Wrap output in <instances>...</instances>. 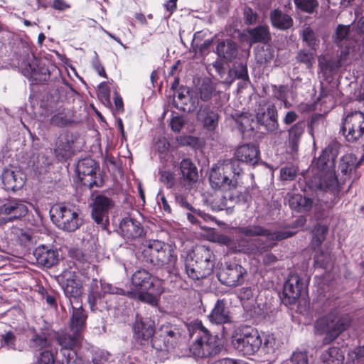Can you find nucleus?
Wrapping results in <instances>:
<instances>
[{"mask_svg": "<svg viewBox=\"0 0 364 364\" xmlns=\"http://www.w3.org/2000/svg\"><path fill=\"white\" fill-rule=\"evenodd\" d=\"M216 53L226 60L232 61L237 55V46L230 39L220 41L216 46Z\"/></svg>", "mask_w": 364, "mask_h": 364, "instance_id": "obj_37", "label": "nucleus"}, {"mask_svg": "<svg viewBox=\"0 0 364 364\" xmlns=\"http://www.w3.org/2000/svg\"><path fill=\"white\" fill-rule=\"evenodd\" d=\"M111 357V354L105 350H98L95 351L92 362L104 363L108 362Z\"/></svg>", "mask_w": 364, "mask_h": 364, "instance_id": "obj_62", "label": "nucleus"}, {"mask_svg": "<svg viewBox=\"0 0 364 364\" xmlns=\"http://www.w3.org/2000/svg\"><path fill=\"white\" fill-rule=\"evenodd\" d=\"M54 353L50 350L41 351L37 358V364H54Z\"/></svg>", "mask_w": 364, "mask_h": 364, "instance_id": "obj_58", "label": "nucleus"}, {"mask_svg": "<svg viewBox=\"0 0 364 364\" xmlns=\"http://www.w3.org/2000/svg\"><path fill=\"white\" fill-rule=\"evenodd\" d=\"M314 202V200L303 196L300 194H295L289 199V204L292 210L297 212H306L311 209Z\"/></svg>", "mask_w": 364, "mask_h": 364, "instance_id": "obj_40", "label": "nucleus"}, {"mask_svg": "<svg viewBox=\"0 0 364 364\" xmlns=\"http://www.w3.org/2000/svg\"><path fill=\"white\" fill-rule=\"evenodd\" d=\"M193 330L196 338L190 346L189 350L194 358H210L219 353L221 348L217 335L212 334L200 321L193 323Z\"/></svg>", "mask_w": 364, "mask_h": 364, "instance_id": "obj_5", "label": "nucleus"}, {"mask_svg": "<svg viewBox=\"0 0 364 364\" xmlns=\"http://www.w3.org/2000/svg\"><path fill=\"white\" fill-rule=\"evenodd\" d=\"M328 232V228L326 225L317 224L313 230L312 246L314 248L320 247L326 239Z\"/></svg>", "mask_w": 364, "mask_h": 364, "instance_id": "obj_51", "label": "nucleus"}, {"mask_svg": "<svg viewBox=\"0 0 364 364\" xmlns=\"http://www.w3.org/2000/svg\"><path fill=\"white\" fill-rule=\"evenodd\" d=\"M50 218L59 229L67 232H74L82 224L78 213L63 205H55L51 208Z\"/></svg>", "mask_w": 364, "mask_h": 364, "instance_id": "obj_10", "label": "nucleus"}, {"mask_svg": "<svg viewBox=\"0 0 364 364\" xmlns=\"http://www.w3.org/2000/svg\"><path fill=\"white\" fill-rule=\"evenodd\" d=\"M220 118V109L211 104L200 105L196 112L198 122L209 133H215L218 127Z\"/></svg>", "mask_w": 364, "mask_h": 364, "instance_id": "obj_17", "label": "nucleus"}, {"mask_svg": "<svg viewBox=\"0 0 364 364\" xmlns=\"http://www.w3.org/2000/svg\"><path fill=\"white\" fill-rule=\"evenodd\" d=\"M301 37L305 45L312 50H316L319 46L320 41L314 31L309 26L304 28Z\"/></svg>", "mask_w": 364, "mask_h": 364, "instance_id": "obj_47", "label": "nucleus"}, {"mask_svg": "<svg viewBox=\"0 0 364 364\" xmlns=\"http://www.w3.org/2000/svg\"><path fill=\"white\" fill-rule=\"evenodd\" d=\"M55 338L60 346V355L65 357V355L70 354L69 351H75L74 348L82 339V334L69 329L57 332Z\"/></svg>", "mask_w": 364, "mask_h": 364, "instance_id": "obj_25", "label": "nucleus"}, {"mask_svg": "<svg viewBox=\"0 0 364 364\" xmlns=\"http://www.w3.org/2000/svg\"><path fill=\"white\" fill-rule=\"evenodd\" d=\"M236 125L240 132L245 136H250L258 125L256 122L255 115L249 112H243L237 117Z\"/></svg>", "mask_w": 364, "mask_h": 364, "instance_id": "obj_34", "label": "nucleus"}, {"mask_svg": "<svg viewBox=\"0 0 364 364\" xmlns=\"http://www.w3.org/2000/svg\"><path fill=\"white\" fill-rule=\"evenodd\" d=\"M199 270L198 277L200 279L208 277L213 272L215 262L213 252L208 247L203 246L198 248Z\"/></svg>", "mask_w": 364, "mask_h": 364, "instance_id": "obj_29", "label": "nucleus"}, {"mask_svg": "<svg viewBox=\"0 0 364 364\" xmlns=\"http://www.w3.org/2000/svg\"><path fill=\"white\" fill-rule=\"evenodd\" d=\"M245 226H240L235 229V239H231L228 236L223 235L220 238V242L225 245L235 252H242L247 255H259L267 252L270 248L260 237L247 236L239 232L240 228Z\"/></svg>", "mask_w": 364, "mask_h": 364, "instance_id": "obj_7", "label": "nucleus"}, {"mask_svg": "<svg viewBox=\"0 0 364 364\" xmlns=\"http://www.w3.org/2000/svg\"><path fill=\"white\" fill-rule=\"evenodd\" d=\"M50 343L44 333H36L29 340L28 346L33 351L47 350Z\"/></svg>", "mask_w": 364, "mask_h": 364, "instance_id": "obj_49", "label": "nucleus"}, {"mask_svg": "<svg viewBox=\"0 0 364 364\" xmlns=\"http://www.w3.org/2000/svg\"><path fill=\"white\" fill-rule=\"evenodd\" d=\"M50 122L53 126L64 127L71 124L73 119L68 110L62 109H58V112L51 117Z\"/></svg>", "mask_w": 364, "mask_h": 364, "instance_id": "obj_46", "label": "nucleus"}, {"mask_svg": "<svg viewBox=\"0 0 364 364\" xmlns=\"http://www.w3.org/2000/svg\"><path fill=\"white\" fill-rule=\"evenodd\" d=\"M160 181L168 188H172L176 184V177L173 172L171 171L164 170L159 171Z\"/></svg>", "mask_w": 364, "mask_h": 364, "instance_id": "obj_57", "label": "nucleus"}, {"mask_svg": "<svg viewBox=\"0 0 364 364\" xmlns=\"http://www.w3.org/2000/svg\"><path fill=\"white\" fill-rule=\"evenodd\" d=\"M339 48H341V50L338 58H331L328 60H322L320 59L318 60L319 68L323 72H334L348 63L350 53V45L343 46V47Z\"/></svg>", "mask_w": 364, "mask_h": 364, "instance_id": "obj_28", "label": "nucleus"}, {"mask_svg": "<svg viewBox=\"0 0 364 364\" xmlns=\"http://www.w3.org/2000/svg\"><path fill=\"white\" fill-rule=\"evenodd\" d=\"M97 170L96 162L90 158H85L78 161L76 173L82 186L92 188L102 185V181L97 176Z\"/></svg>", "mask_w": 364, "mask_h": 364, "instance_id": "obj_15", "label": "nucleus"}, {"mask_svg": "<svg viewBox=\"0 0 364 364\" xmlns=\"http://www.w3.org/2000/svg\"><path fill=\"white\" fill-rule=\"evenodd\" d=\"M340 133L349 142H354L364 135V113L354 111L345 114Z\"/></svg>", "mask_w": 364, "mask_h": 364, "instance_id": "obj_11", "label": "nucleus"}, {"mask_svg": "<svg viewBox=\"0 0 364 364\" xmlns=\"http://www.w3.org/2000/svg\"><path fill=\"white\" fill-rule=\"evenodd\" d=\"M246 269L235 262L225 263V267L218 274V280L228 287H236L244 282Z\"/></svg>", "mask_w": 364, "mask_h": 364, "instance_id": "obj_20", "label": "nucleus"}, {"mask_svg": "<svg viewBox=\"0 0 364 364\" xmlns=\"http://www.w3.org/2000/svg\"><path fill=\"white\" fill-rule=\"evenodd\" d=\"M181 331L176 324L166 322L160 325L156 330L151 346L157 350H169L174 348L179 342Z\"/></svg>", "mask_w": 364, "mask_h": 364, "instance_id": "obj_9", "label": "nucleus"}, {"mask_svg": "<svg viewBox=\"0 0 364 364\" xmlns=\"http://www.w3.org/2000/svg\"><path fill=\"white\" fill-rule=\"evenodd\" d=\"M176 203L180 206L181 208L187 210L191 211L193 213H195L198 217L201 218L203 221L208 222L213 220V218L208 213L205 212L194 208L191 203H189L186 199V198L182 195L177 193L175 196Z\"/></svg>", "mask_w": 364, "mask_h": 364, "instance_id": "obj_44", "label": "nucleus"}, {"mask_svg": "<svg viewBox=\"0 0 364 364\" xmlns=\"http://www.w3.org/2000/svg\"><path fill=\"white\" fill-rule=\"evenodd\" d=\"M181 183L186 189H191L198 178V168L190 159H183L179 164Z\"/></svg>", "mask_w": 364, "mask_h": 364, "instance_id": "obj_27", "label": "nucleus"}, {"mask_svg": "<svg viewBox=\"0 0 364 364\" xmlns=\"http://www.w3.org/2000/svg\"><path fill=\"white\" fill-rule=\"evenodd\" d=\"M72 306V314L69 322V329L82 333L86 327L87 314L82 307L81 304H70Z\"/></svg>", "mask_w": 364, "mask_h": 364, "instance_id": "obj_32", "label": "nucleus"}, {"mask_svg": "<svg viewBox=\"0 0 364 364\" xmlns=\"http://www.w3.org/2000/svg\"><path fill=\"white\" fill-rule=\"evenodd\" d=\"M274 57V51L269 46H266V48L262 47L256 52V58L259 63H269Z\"/></svg>", "mask_w": 364, "mask_h": 364, "instance_id": "obj_55", "label": "nucleus"}, {"mask_svg": "<svg viewBox=\"0 0 364 364\" xmlns=\"http://www.w3.org/2000/svg\"><path fill=\"white\" fill-rule=\"evenodd\" d=\"M132 329L134 341L139 345H144L154 336L155 323L150 318H144L136 315Z\"/></svg>", "mask_w": 364, "mask_h": 364, "instance_id": "obj_21", "label": "nucleus"}, {"mask_svg": "<svg viewBox=\"0 0 364 364\" xmlns=\"http://www.w3.org/2000/svg\"><path fill=\"white\" fill-rule=\"evenodd\" d=\"M350 26L338 25L335 33L334 41L338 47L349 46Z\"/></svg>", "mask_w": 364, "mask_h": 364, "instance_id": "obj_50", "label": "nucleus"}, {"mask_svg": "<svg viewBox=\"0 0 364 364\" xmlns=\"http://www.w3.org/2000/svg\"><path fill=\"white\" fill-rule=\"evenodd\" d=\"M73 143L68 135L60 136L57 138L54 146V153L59 160L66 159L71 156Z\"/></svg>", "mask_w": 364, "mask_h": 364, "instance_id": "obj_38", "label": "nucleus"}, {"mask_svg": "<svg viewBox=\"0 0 364 364\" xmlns=\"http://www.w3.org/2000/svg\"><path fill=\"white\" fill-rule=\"evenodd\" d=\"M119 233L126 240H135L145 235L144 229L141 222L132 216L122 219L119 223Z\"/></svg>", "mask_w": 364, "mask_h": 364, "instance_id": "obj_23", "label": "nucleus"}, {"mask_svg": "<svg viewBox=\"0 0 364 364\" xmlns=\"http://www.w3.org/2000/svg\"><path fill=\"white\" fill-rule=\"evenodd\" d=\"M277 349L275 338L272 335H265L262 338L261 348L259 351L264 354L272 355Z\"/></svg>", "mask_w": 364, "mask_h": 364, "instance_id": "obj_52", "label": "nucleus"}, {"mask_svg": "<svg viewBox=\"0 0 364 364\" xmlns=\"http://www.w3.org/2000/svg\"><path fill=\"white\" fill-rule=\"evenodd\" d=\"M1 180L4 189L16 191L21 189L25 183V178L20 171L6 169L1 174Z\"/></svg>", "mask_w": 364, "mask_h": 364, "instance_id": "obj_31", "label": "nucleus"}, {"mask_svg": "<svg viewBox=\"0 0 364 364\" xmlns=\"http://www.w3.org/2000/svg\"><path fill=\"white\" fill-rule=\"evenodd\" d=\"M242 173V168L237 160L225 159L213 166L209 175L210 183L213 188L223 191L212 201L213 210L230 209L239 201L237 186Z\"/></svg>", "mask_w": 364, "mask_h": 364, "instance_id": "obj_1", "label": "nucleus"}, {"mask_svg": "<svg viewBox=\"0 0 364 364\" xmlns=\"http://www.w3.org/2000/svg\"><path fill=\"white\" fill-rule=\"evenodd\" d=\"M214 90L215 88L210 81H204L198 90L200 99L204 102L210 100L212 98Z\"/></svg>", "mask_w": 364, "mask_h": 364, "instance_id": "obj_56", "label": "nucleus"}, {"mask_svg": "<svg viewBox=\"0 0 364 364\" xmlns=\"http://www.w3.org/2000/svg\"><path fill=\"white\" fill-rule=\"evenodd\" d=\"M27 206L21 200H11L0 206V225L11 222L25 216Z\"/></svg>", "mask_w": 364, "mask_h": 364, "instance_id": "obj_22", "label": "nucleus"}, {"mask_svg": "<svg viewBox=\"0 0 364 364\" xmlns=\"http://www.w3.org/2000/svg\"><path fill=\"white\" fill-rule=\"evenodd\" d=\"M296 7L301 11L312 14L318 7V1L317 0H293Z\"/></svg>", "mask_w": 364, "mask_h": 364, "instance_id": "obj_53", "label": "nucleus"}, {"mask_svg": "<svg viewBox=\"0 0 364 364\" xmlns=\"http://www.w3.org/2000/svg\"><path fill=\"white\" fill-rule=\"evenodd\" d=\"M58 282L62 287L66 297L69 299L70 304H80V299L82 294V285L77 279V276L74 272L63 271L58 277Z\"/></svg>", "mask_w": 364, "mask_h": 364, "instance_id": "obj_16", "label": "nucleus"}, {"mask_svg": "<svg viewBox=\"0 0 364 364\" xmlns=\"http://www.w3.org/2000/svg\"><path fill=\"white\" fill-rule=\"evenodd\" d=\"M251 43H267L271 39L269 27L267 26H258L247 30Z\"/></svg>", "mask_w": 364, "mask_h": 364, "instance_id": "obj_42", "label": "nucleus"}, {"mask_svg": "<svg viewBox=\"0 0 364 364\" xmlns=\"http://www.w3.org/2000/svg\"><path fill=\"white\" fill-rule=\"evenodd\" d=\"M92 66L99 75L107 78L105 68L100 63L98 54L96 51L94 52V58L92 60Z\"/></svg>", "mask_w": 364, "mask_h": 364, "instance_id": "obj_63", "label": "nucleus"}, {"mask_svg": "<svg viewBox=\"0 0 364 364\" xmlns=\"http://www.w3.org/2000/svg\"><path fill=\"white\" fill-rule=\"evenodd\" d=\"M306 292V284L297 274H291L284 284L281 299L285 305L294 304Z\"/></svg>", "mask_w": 364, "mask_h": 364, "instance_id": "obj_19", "label": "nucleus"}, {"mask_svg": "<svg viewBox=\"0 0 364 364\" xmlns=\"http://www.w3.org/2000/svg\"><path fill=\"white\" fill-rule=\"evenodd\" d=\"M33 255L39 266L50 268L58 263V252L50 245H40L33 250Z\"/></svg>", "mask_w": 364, "mask_h": 364, "instance_id": "obj_26", "label": "nucleus"}, {"mask_svg": "<svg viewBox=\"0 0 364 364\" xmlns=\"http://www.w3.org/2000/svg\"><path fill=\"white\" fill-rule=\"evenodd\" d=\"M254 297L255 292L252 287H242L238 293V298L241 301L253 300Z\"/></svg>", "mask_w": 364, "mask_h": 364, "instance_id": "obj_64", "label": "nucleus"}, {"mask_svg": "<svg viewBox=\"0 0 364 364\" xmlns=\"http://www.w3.org/2000/svg\"><path fill=\"white\" fill-rule=\"evenodd\" d=\"M113 206V200L103 194L96 196L93 200L91 215L102 229H106L109 224V211Z\"/></svg>", "mask_w": 364, "mask_h": 364, "instance_id": "obj_18", "label": "nucleus"}, {"mask_svg": "<svg viewBox=\"0 0 364 364\" xmlns=\"http://www.w3.org/2000/svg\"><path fill=\"white\" fill-rule=\"evenodd\" d=\"M164 242L160 240H150L147 245L144 247L141 254L143 260L147 263L151 264L159 255V251L161 249L162 244Z\"/></svg>", "mask_w": 364, "mask_h": 364, "instance_id": "obj_43", "label": "nucleus"}, {"mask_svg": "<svg viewBox=\"0 0 364 364\" xmlns=\"http://www.w3.org/2000/svg\"><path fill=\"white\" fill-rule=\"evenodd\" d=\"M232 345L240 354L249 356L259 350L262 337L251 326H244L237 328L232 336Z\"/></svg>", "mask_w": 364, "mask_h": 364, "instance_id": "obj_8", "label": "nucleus"}, {"mask_svg": "<svg viewBox=\"0 0 364 364\" xmlns=\"http://www.w3.org/2000/svg\"><path fill=\"white\" fill-rule=\"evenodd\" d=\"M238 163L242 162L247 165L255 166L260 159V151L259 147L254 144H244L236 149L235 158Z\"/></svg>", "mask_w": 364, "mask_h": 364, "instance_id": "obj_24", "label": "nucleus"}, {"mask_svg": "<svg viewBox=\"0 0 364 364\" xmlns=\"http://www.w3.org/2000/svg\"><path fill=\"white\" fill-rule=\"evenodd\" d=\"M344 355L338 347L331 346L321 355V364H343Z\"/></svg>", "mask_w": 364, "mask_h": 364, "instance_id": "obj_41", "label": "nucleus"}, {"mask_svg": "<svg viewBox=\"0 0 364 364\" xmlns=\"http://www.w3.org/2000/svg\"><path fill=\"white\" fill-rule=\"evenodd\" d=\"M51 164V160L43 154H38L32 161V170L36 175L46 173Z\"/></svg>", "mask_w": 364, "mask_h": 364, "instance_id": "obj_48", "label": "nucleus"}, {"mask_svg": "<svg viewBox=\"0 0 364 364\" xmlns=\"http://www.w3.org/2000/svg\"><path fill=\"white\" fill-rule=\"evenodd\" d=\"M255 119L258 127H263L269 134L278 133V112L274 103L264 100L259 102L256 110Z\"/></svg>", "mask_w": 364, "mask_h": 364, "instance_id": "obj_12", "label": "nucleus"}, {"mask_svg": "<svg viewBox=\"0 0 364 364\" xmlns=\"http://www.w3.org/2000/svg\"><path fill=\"white\" fill-rule=\"evenodd\" d=\"M270 20L272 26L280 30H287L293 26L292 18L279 9L271 11Z\"/></svg>", "mask_w": 364, "mask_h": 364, "instance_id": "obj_39", "label": "nucleus"}, {"mask_svg": "<svg viewBox=\"0 0 364 364\" xmlns=\"http://www.w3.org/2000/svg\"><path fill=\"white\" fill-rule=\"evenodd\" d=\"M350 323L348 316L341 314L338 309H333L328 314L318 318L314 328L317 334L325 335L323 343L326 345L333 341Z\"/></svg>", "mask_w": 364, "mask_h": 364, "instance_id": "obj_6", "label": "nucleus"}, {"mask_svg": "<svg viewBox=\"0 0 364 364\" xmlns=\"http://www.w3.org/2000/svg\"><path fill=\"white\" fill-rule=\"evenodd\" d=\"M2 346L6 347L8 349H16V336L11 331H8L1 336Z\"/></svg>", "mask_w": 364, "mask_h": 364, "instance_id": "obj_59", "label": "nucleus"}, {"mask_svg": "<svg viewBox=\"0 0 364 364\" xmlns=\"http://www.w3.org/2000/svg\"><path fill=\"white\" fill-rule=\"evenodd\" d=\"M91 290L88 294L87 301L90 310L95 311L100 309V306L102 303V297L105 294L127 295V291L122 288L113 286L111 284L102 282L94 279L91 284Z\"/></svg>", "mask_w": 364, "mask_h": 364, "instance_id": "obj_13", "label": "nucleus"}, {"mask_svg": "<svg viewBox=\"0 0 364 364\" xmlns=\"http://www.w3.org/2000/svg\"><path fill=\"white\" fill-rule=\"evenodd\" d=\"M316 50L301 49L296 55V60L300 63H304L308 68H311L314 62Z\"/></svg>", "mask_w": 364, "mask_h": 364, "instance_id": "obj_54", "label": "nucleus"}, {"mask_svg": "<svg viewBox=\"0 0 364 364\" xmlns=\"http://www.w3.org/2000/svg\"><path fill=\"white\" fill-rule=\"evenodd\" d=\"M22 74L35 83H41L50 78L48 68L36 58L32 48L26 42H21L16 53Z\"/></svg>", "mask_w": 364, "mask_h": 364, "instance_id": "obj_4", "label": "nucleus"}, {"mask_svg": "<svg viewBox=\"0 0 364 364\" xmlns=\"http://www.w3.org/2000/svg\"><path fill=\"white\" fill-rule=\"evenodd\" d=\"M291 364H309V358L306 351L294 352L291 357Z\"/></svg>", "mask_w": 364, "mask_h": 364, "instance_id": "obj_61", "label": "nucleus"}, {"mask_svg": "<svg viewBox=\"0 0 364 364\" xmlns=\"http://www.w3.org/2000/svg\"><path fill=\"white\" fill-rule=\"evenodd\" d=\"M208 318L212 323L217 325L231 323L232 318L230 316L229 310L225 307V303L223 300H217L213 309L208 315Z\"/></svg>", "mask_w": 364, "mask_h": 364, "instance_id": "obj_33", "label": "nucleus"}, {"mask_svg": "<svg viewBox=\"0 0 364 364\" xmlns=\"http://www.w3.org/2000/svg\"><path fill=\"white\" fill-rule=\"evenodd\" d=\"M336 157L337 152L333 147L325 148L314 161V173L306 181L311 190L326 192L331 200L338 193V181L334 170Z\"/></svg>", "mask_w": 364, "mask_h": 364, "instance_id": "obj_2", "label": "nucleus"}, {"mask_svg": "<svg viewBox=\"0 0 364 364\" xmlns=\"http://www.w3.org/2000/svg\"><path fill=\"white\" fill-rule=\"evenodd\" d=\"M70 354L65 355L60 359L61 364H83V360L81 358L77 355L75 351H69Z\"/></svg>", "mask_w": 364, "mask_h": 364, "instance_id": "obj_60", "label": "nucleus"}, {"mask_svg": "<svg viewBox=\"0 0 364 364\" xmlns=\"http://www.w3.org/2000/svg\"><path fill=\"white\" fill-rule=\"evenodd\" d=\"M199 267L198 249L194 256H187L185 260V270L188 277L193 280H200V277H198V269Z\"/></svg>", "mask_w": 364, "mask_h": 364, "instance_id": "obj_45", "label": "nucleus"}, {"mask_svg": "<svg viewBox=\"0 0 364 364\" xmlns=\"http://www.w3.org/2000/svg\"><path fill=\"white\" fill-rule=\"evenodd\" d=\"M131 284L132 288L127 291V296L152 306L157 304L158 298L163 292L161 280L144 269L134 272Z\"/></svg>", "mask_w": 364, "mask_h": 364, "instance_id": "obj_3", "label": "nucleus"}, {"mask_svg": "<svg viewBox=\"0 0 364 364\" xmlns=\"http://www.w3.org/2000/svg\"><path fill=\"white\" fill-rule=\"evenodd\" d=\"M360 161H357V158L354 154H349L344 155L340 160L338 168V174L336 175L338 181V188L350 176L353 170L359 166Z\"/></svg>", "mask_w": 364, "mask_h": 364, "instance_id": "obj_30", "label": "nucleus"}, {"mask_svg": "<svg viewBox=\"0 0 364 364\" xmlns=\"http://www.w3.org/2000/svg\"><path fill=\"white\" fill-rule=\"evenodd\" d=\"M177 261V256L174 255V250L171 245L164 242L156 257L151 264L154 266H173Z\"/></svg>", "mask_w": 364, "mask_h": 364, "instance_id": "obj_36", "label": "nucleus"}, {"mask_svg": "<svg viewBox=\"0 0 364 364\" xmlns=\"http://www.w3.org/2000/svg\"><path fill=\"white\" fill-rule=\"evenodd\" d=\"M304 130L305 124L301 121L295 123L289 129L287 143L292 153L297 152Z\"/></svg>", "mask_w": 364, "mask_h": 364, "instance_id": "obj_35", "label": "nucleus"}, {"mask_svg": "<svg viewBox=\"0 0 364 364\" xmlns=\"http://www.w3.org/2000/svg\"><path fill=\"white\" fill-rule=\"evenodd\" d=\"M239 232L247 236H253V237H259L260 236H264L267 237L266 241L267 245L270 248L272 246L269 245L267 241H281L287 238H289L296 234V232L286 230H279L274 232H272L269 230L259 225H245V228H240Z\"/></svg>", "mask_w": 364, "mask_h": 364, "instance_id": "obj_14", "label": "nucleus"}]
</instances>
